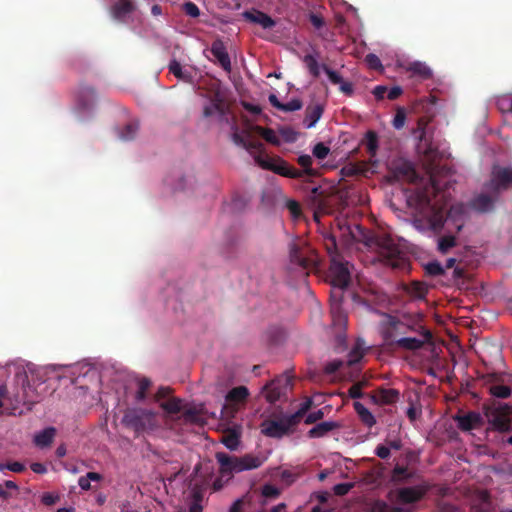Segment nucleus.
Masks as SVG:
<instances>
[{"instance_id":"1","label":"nucleus","mask_w":512,"mask_h":512,"mask_svg":"<svg viewBox=\"0 0 512 512\" xmlns=\"http://www.w3.org/2000/svg\"><path fill=\"white\" fill-rule=\"evenodd\" d=\"M429 184L417 192L419 206L423 210L422 216L414 220V226L421 231H432L439 234L451 213H446L445 206H438L437 197L442 193L441 198L449 194L450 182L444 180L451 173V168L446 165L440 166L433 160L427 164ZM453 210L451 209L450 212Z\"/></svg>"},{"instance_id":"2","label":"nucleus","mask_w":512,"mask_h":512,"mask_svg":"<svg viewBox=\"0 0 512 512\" xmlns=\"http://www.w3.org/2000/svg\"><path fill=\"white\" fill-rule=\"evenodd\" d=\"M350 233L355 241L364 243L375 252L376 259L380 263L393 269L406 268L408 263L406 253L390 235H374L360 225H355Z\"/></svg>"},{"instance_id":"3","label":"nucleus","mask_w":512,"mask_h":512,"mask_svg":"<svg viewBox=\"0 0 512 512\" xmlns=\"http://www.w3.org/2000/svg\"><path fill=\"white\" fill-rule=\"evenodd\" d=\"M408 328L395 317H389L387 327L383 330L382 336L384 344L388 347H397L408 351L421 349L425 343L432 340L430 330L421 327V337H402L396 338L397 334L405 333Z\"/></svg>"},{"instance_id":"4","label":"nucleus","mask_w":512,"mask_h":512,"mask_svg":"<svg viewBox=\"0 0 512 512\" xmlns=\"http://www.w3.org/2000/svg\"><path fill=\"white\" fill-rule=\"evenodd\" d=\"M122 424L132 430L136 437L149 433L159 426L155 411L140 407L127 408L122 417Z\"/></svg>"},{"instance_id":"5","label":"nucleus","mask_w":512,"mask_h":512,"mask_svg":"<svg viewBox=\"0 0 512 512\" xmlns=\"http://www.w3.org/2000/svg\"><path fill=\"white\" fill-rule=\"evenodd\" d=\"M215 458L220 466L219 470L222 475L237 474L257 469L265 461V458L260 455L245 454L238 457L224 452H217Z\"/></svg>"},{"instance_id":"6","label":"nucleus","mask_w":512,"mask_h":512,"mask_svg":"<svg viewBox=\"0 0 512 512\" xmlns=\"http://www.w3.org/2000/svg\"><path fill=\"white\" fill-rule=\"evenodd\" d=\"M348 262L343 257L332 256L329 267L330 284L334 289L332 293L336 296H342L343 290L348 287L351 276L348 268Z\"/></svg>"},{"instance_id":"7","label":"nucleus","mask_w":512,"mask_h":512,"mask_svg":"<svg viewBox=\"0 0 512 512\" xmlns=\"http://www.w3.org/2000/svg\"><path fill=\"white\" fill-rule=\"evenodd\" d=\"M289 257L290 262L301 270L306 271V274L316 270L319 265L318 254L308 246L301 247L292 243L290 245Z\"/></svg>"},{"instance_id":"8","label":"nucleus","mask_w":512,"mask_h":512,"mask_svg":"<svg viewBox=\"0 0 512 512\" xmlns=\"http://www.w3.org/2000/svg\"><path fill=\"white\" fill-rule=\"evenodd\" d=\"M389 181L415 183L418 174L413 164L403 158H397L389 164Z\"/></svg>"},{"instance_id":"9","label":"nucleus","mask_w":512,"mask_h":512,"mask_svg":"<svg viewBox=\"0 0 512 512\" xmlns=\"http://www.w3.org/2000/svg\"><path fill=\"white\" fill-rule=\"evenodd\" d=\"M249 396V390L245 386L232 388L225 397V405L222 414L226 417H234L239 409V405L244 404Z\"/></svg>"},{"instance_id":"10","label":"nucleus","mask_w":512,"mask_h":512,"mask_svg":"<svg viewBox=\"0 0 512 512\" xmlns=\"http://www.w3.org/2000/svg\"><path fill=\"white\" fill-rule=\"evenodd\" d=\"M291 386V379L288 376H280L266 384L263 388L265 398L270 403H275L282 396L286 395L288 388Z\"/></svg>"},{"instance_id":"11","label":"nucleus","mask_w":512,"mask_h":512,"mask_svg":"<svg viewBox=\"0 0 512 512\" xmlns=\"http://www.w3.org/2000/svg\"><path fill=\"white\" fill-rule=\"evenodd\" d=\"M428 489L429 486L426 484L403 487L397 490L395 500L399 504H414L425 496Z\"/></svg>"},{"instance_id":"12","label":"nucleus","mask_w":512,"mask_h":512,"mask_svg":"<svg viewBox=\"0 0 512 512\" xmlns=\"http://www.w3.org/2000/svg\"><path fill=\"white\" fill-rule=\"evenodd\" d=\"M97 103V94L93 87L81 85L77 94V106L80 110L91 112Z\"/></svg>"},{"instance_id":"13","label":"nucleus","mask_w":512,"mask_h":512,"mask_svg":"<svg viewBox=\"0 0 512 512\" xmlns=\"http://www.w3.org/2000/svg\"><path fill=\"white\" fill-rule=\"evenodd\" d=\"M261 433L270 438H282L290 433L283 418L279 420L266 419L261 423Z\"/></svg>"},{"instance_id":"14","label":"nucleus","mask_w":512,"mask_h":512,"mask_svg":"<svg viewBox=\"0 0 512 512\" xmlns=\"http://www.w3.org/2000/svg\"><path fill=\"white\" fill-rule=\"evenodd\" d=\"M369 397L376 405H392L399 400L400 392L394 388L379 387L372 391Z\"/></svg>"},{"instance_id":"15","label":"nucleus","mask_w":512,"mask_h":512,"mask_svg":"<svg viewBox=\"0 0 512 512\" xmlns=\"http://www.w3.org/2000/svg\"><path fill=\"white\" fill-rule=\"evenodd\" d=\"M512 185V168H497L492 173L491 186L496 191L506 190Z\"/></svg>"},{"instance_id":"16","label":"nucleus","mask_w":512,"mask_h":512,"mask_svg":"<svg viewBox=\"0 0 512 512\" xmlns=\"http://www.w3.org/2000/svg\"><path fill=\"white\" fill-rule=\"evenodd\" d=\"M454 421L457 423L458 428L461 431H471L477 427H480L483 423V419L478 412L470 411L465 415H455Z\"/></svg>"},{"instance_id":"17","label":"nucleus","mask_w":512,"mask_h":512,"mask_svg":"<svg viewBox=\"0 0 512 512\" xmlns=\"http://www.w3.org/2000/svg\"><path fill=\"white\" fill-rule=\"evenodd\" d=\"M136 10L133 0H116L111 6V14L114 19L124 22L126 18Z\"/></svg>"},{"instance_id":"18","label":"nucleus","mask_w":512,"mask_h":512,"mask_svg":"<svg viewBox=\"0 0 512 512\" xmlns=\"http://www.w3.org/2000/svg\"><path fill=\"white\" fill-rule=\"evenodd\" d=\"M342 296H336L335 293H331V316L333 325L338 328H344L347 323V316L341 307Z\"/></svg>"},{"instance_id":"19","label":"nucleus","mask_w":512,"mask_h":512,"mask_svg":"<svg viewBox=\"0 0 512 512\" xmlns=\"http://www.w3.org/2000/svg\"><path fill=\"white\" fill-rule=\"evenodd\" d=\"M322 70L326 73L332 84L339 85V90L343 94L349 97L354 94L353 84L351 82L344 81L338 72L332 70L326 64H322Z\"/></svg>"},{"instance_id":"20","label":"nucleus","mask_w":512,"mask_h":512,"mask_svg":"<svg viewBox=\"0 0 512 512\" xmlns=\"http://www.w3.org/2000/svg\"><path fill=\"white\" fill-rule=\"evenodd\" d=\"M211 53L216 58L220 66L226 71H231V61L226 47L221 40H215L211 45Z\"/></svg>"},{"instance_id":"21","label":"nucleus","mask_w":512,"mask_h":512,"mask_svg":"<svg viewBox=\"0 0 512 512\" xmlns=\"http://www.w3.org/2000/svg\"><path fill=\"white\" fill-rule=\"evenodd\" d=\"M256 163L267 170H271L274 173L286 177V174L288 173V167L289 164L282 160L278 159L276 161H273L271 159H265L262 158L260 155L256 156Z\"/></svg>"},{"instance_id":"22","label":"nucleus","mask_w":512,"mask_h":512,"mask_svg":"<svg viewBox=\"0 0 512 512\" xmlns=\"http://www.w3.org/2000/svg\"><path fill=\"white\" fill-rule=\"evenodd\" d=\"M405 69L408 73H410V77H415L419 80H428L433 76L431 68L424 62H411L406 66Z\"/></svg>"},{"instance_id":"23","label":"nucleus","mask_w":512,"mask_h":512,"mask_svg":"<svg viewBox=\"0 0 512 512\" xmlns=\"http://www.w3.org/2000/svg\"><path fill=\"white\" fill-rule=\"evenodd\" d=\"M243 17L252 23L259 24L264 29H270L276 25V22L268 14L259 10L245 11Z\"/></svg>"},{"instance_id":"24","label":"nucleus","mask_w":512,"mask_h":512,"mask_svg":"<svg viewBox=\"0 0 512 512\" xmlns=\"http://www.w3.org/2000/svg\"><path fill=\"white\" fill-rule=\"evenodd\" d=\"M324 112V105L320 103L309 104L305 109L304 125L306 128H312L316 125Z\"/></svg>"},{"instance_id":"25","label":"nucleus","mask_w":512,"mask_h":512,"mask_svg":"<svg viewBox=\"0 0 512 512\" xmlns=\"http://www.w3.org/2000/svg\"><path fill=\"white\" fill-rule=\"evenodd\" d=\"M340 427L339 423L334 421H324L321 423L316 424L314 427H312L307 435L309 438H321L326 436L329 432L338 429Z\"/></svg>"},{"instance_id":"26","label":"nucleus","mask_w":512,"mask_h":512,"mask_svg":"<svg viewBox=\"0 0 512 512\" xmlns=\"http://www.w3.org/2000/svg\"><path fill=\"white\" fill-rule=\"evenodd\" d=\"M495 199L487 194H479L471 201V207L481 213L490 212L494 208Z\"/></svg>"},{"instance_id":"27","label":"nucleus","mask_w":512,"mask_h":512,"mask_svg":"<svg viewBox=\"0 0 512 512\" xmlns=\"http://www.w3.org/2000/svg\"><path fill=\"white\" fill-rule=\"evenodd\" d=\"M240 430L237 427L228 428L222 435L221 442L230 450H236L240 443Z\"/></svg>"},{"instance_id":"28","label":"nucleus","mask_w":512,"mask_h":512,"mask_svg":"<svg viewBox=\"0 0 512 512\" xmlns=\"http://www.w3.org/2000/svg\"><path fill=\"white\" fill-rule=\"evenodd\" d=\"M256 161V156L260 155L264 158V145L261 141L254 138L250 132H247V139L243 147Z\"/></svg>"},{"instance_id":"29","label":"nucleus","mask_w":512,"mask_h":512,"mask_svg":"<svg viewBox=\"0 0 512 512\" xmlns=\"http://www.w3.org/2000/svg\"><path fill=\"white\" fill-rule=\"evenodd\" d=\"M56 435L54 427H47L34 436V444L39 448L49 447Z\"/></svg>"},{"instance_id":"30","label":"nucleus","mask_w":512,"mask_h":512,"mask_svg":"<svg viewBox=\"0 0 512 512\" xmlns=\"http://www.w3.org/2000/svg\"><path fill=\"white\" fill-rule=\"evenodd\" d=\"M353 407L360 421L368 428H372L376 424L375 416L361 402H354Z\"/></svg>"},{"instance_id":"31","label":"nucleus","mask_w":512,"mask_h":512,"mask_svg":"<svg viewBox=\"0 0 512 512\" xmlns=\"http://www.w3.org/2000/svg\"><path fill=\"white\" fill-rule=\"evenodd\" d=\"M490 423L492 424L493 428L499 432H509L512 429L511 420L505 414L498 412L493 414L492 418L490 419Z\"/></svg>"},{"instance_id":"32","label":"nucleus","mask_w":512,"mask_h":512,"mask_svg":"<svg viewBox=\"0 0 512 512\" xmlns=\"http://www.w3.org/2000/svg\"><path fill=\"white\" fill-rule=\"evenodd\" d=\"M168 70L171 74H173L179 80H182V81H185L188 83L192 81L191 73L188 71H184L182 68V65L176 59H172L169 62Z\"/></svg>"},{"instance_id":"33","label":"nucleus","mask_w":512,"mask_h":512,"mask_svg":"<svg viewBox=\"0 0 512 512\" xmlns=\"http://www.w3.org/2000/svg\"><path fill=\"white\" fill-rule=\"evenodd\" d=\"M252 130L260 135L268 143L273 145H280V140L273 129L255 125L252 127Z\"/></svg>"},{"instance_id":"34","label":"nucleus","mask_w":512,"mask_h":512,"mask_svg":"<svg viewBox=\"0 0 512 512\" xmlns=\"http://www.w3.org/2000/svg\"><path fill=\"white\" fill-rule=\"evenodd\" d=\"M367 512H405L398 506H390L383 500L373 501L367 508Z\"/></svg>"},{"instance_id":"35","label":"nucleus","mask_w":512,"mask_h":512,"mask_svg":"<svg viewBox=\"0 0 512 512\" xmlns=\"http://www.w3.org/2000/svg\"><path fill=\"white\" fill-rule=\"evenodd\" d=\"M457 245V239L454 235H444L437 240V250L441 254H447Z\"/></svg>"},{"instance_id":"36","label":"nucleus","mask_w":512,"mask_h":512,"mask_svg":"<svg viewBox=\"0 0 512 512\" xmlns=\"http://www.w3.org/2000/svg\"><path fill=\"white\" fill-rule=\"evenodd\" d=\"M297 163L302 167V171L308 177H315L318 175V171L312 168V157L308 154L300 155L297 158Z\"/></svg>"},{"instance_id":"37","label":"nucleus","mask_w":512,"mask_h":512,"mask_svg":"<svg viewBox=\"0 0 512 512\" xmlns=\"http://www.w3.org/2000/svg\"><path fill=\"white\" fill-rule=\"evenodd\" d=\"M160 407L169 414H177L182 410V400L176 397H170L160 403Z\"/></svg>"},{"instance_id":"38","label":"nucleus","mask_w":512,"mask_h":512,"mask_svg":"<svg viewBox=\"0 0 512 512\" xmlns=\"http://www.w3.org/2000/svg\"><path fill=\"white\" fill-rule=\"evenodd\" d=\"M215 112H218L221 115L225 113L223 101L222 99H220L218 95H216L215 98L211 101V104L205 106L203 110V114L205 117H210Z\"/></svg>"},{"instance_id":"39","label":"nucleus","mask_w":512,"mask_h":512,"mask_svg":"<svg viewBox=\"0 0 512 512\" xmlns=\"http://www.w3.org/2000/svg\"><path fill=\"white\" fill-rule=\"evenodd\" d=\"M364 356V350L362 345L357 342L347 356L345 361L346 365L351 367L356 363H359Z\"/></svg>"},{"instance_id":"40","label":"nucleus","mask_w":512,"mask_h":512,"mask_svg":"<svg viewBox=\"0 0 512 512\" xmlns=\"http://www.w3.org/2000/svg\"><path fill=\"white\" fill-rule=\"evenodd\" d=\"M139 123L137 121H131L124 126L121 130L119 137L124 141L133 140L138 132Z\"/></svg>"},{"instance_id":"41","label":"nucleus","mask_w":512,"mask_h":512,"mask_svg":"<svg viewBox=\"0 0 512 512\" xmlns=\"http://www.w3.org/2000/svg\"><path fill=\"white\" fill-rule=\"evenodd\" d=\"M303 61L309 71V73L314 77L318 78L320 75V68L322 65H319L315 57L311 54H307L304 56Z\"/></svg>"},{"instance_id":"42","label":"nucleus","mask_w":512,"mask_h":512,"mask_svg":"<svg viewBox=\"0 0 512 512\" xmlns=\"http://www.w3.org/2000/svg\"><path fill=\"white\" fill-rule=\"evenodd\" d=\"M489 392L492 396L500 399H506L511 395V389L506 385H491L489 387Z\"/></svg>"},{"instance_id":"43","label":"nucleus","mask_w":512,"mask_h":512,"mask_svg":"<svg viewBox=\"0 0 512 512\" xmlns=\"http://www.w3.org/2000/svg\"><path fill=\"white\" fill-rule=\"evenodd\" d=\"M18 489L19 487L15 482L11 480H6L3 484H0V497L3 500H8L12 497L9 490L18 491Z\"/></svg>"},{"instance_id":"44","label":"nucleus","mask_w":512,"mask_h":512,"mask_svg":"<svg viewBox=\"0 0 512 512\" xmlns=\"http://www.w3.org/2000/svg\"><path fill=\"white\" fill-rule=\"evenodd\" d=\"M366 148L370 156H375L378 149V138L375 132L369 131L366 135Z\"/></svg>"},{"instance_id":"45","label":"nucleus","mask_w":512,"mask_h":512,"mask_svg":"<svg viewBox=\"0 0 512 512\" xmlns=\"http://www.w3.org/2000/svg\"><path fill=\"white\" fill-rule=\"evenodd\" d=\"M410 477L411 474L404 466L396 465L392 471V479L396 482L407 481Z\"/></svg>"},{"instance_id":"46","label":"nucleus","mask_w":512,"mask_h":512,"mask_svg":"<svg viewBox=\"0 0 512 512\" xmlns=\"http://www.w3.org/2000/svg\"><path fill=\"white\" fill-rule=\"evenodd\" d=\"M151 386V381L148 378H142L138 381V391L136 393V400L141 402L145 400L146 393Z\"/></svg>"},{"instance_id":"47","label":"nucleus","mask_w":512,"mask_h":512,"mask_svg":"<svg viewBox=\"0 0 512 512\" xmlns=\"http://www.w3.org/2000/svg\"><path fill=\"white\" fill-rule=\"evenodd\" d=\"M425 271L429 276H441L445 273L443 266L438 261L429 262L425 266Z\"/></svg>"},{"instance_id":"48","label":"nucleus","mask_w":512,"mask_h":512,"mask_svg":"<svg viewBox=\"0 0 512 512\" xmlns=\"http://www.w3.org/2000/svg\"><path fill=\"white\" fill-rule=\"evenodd\" d=\"M330 153V148L326 146L324 143H317L312 150V154L319 160H324Z\"/></svg>"},{"instance_id":"49","label":"nucleus","mask_w":512,"mask_h":512,"mask_svg":"<svg viewBox=\"0 0 512 512\" xmlns=\"http://www.w3.org/2000/svg\"><path fill=\"white\" fill-rule=\"evenodd\" d=\"M182 10L187 16H190L192 18H197L200 16V9L192 1L185 2L182 6Z\"/></svg>"},{"instance_id":"50","label":"nucleus","mask_w":512,"mask_h":512,"mask_svg":"<svg viewBox=\"0 0 512 512\" xmlns=\"http://www.w3.org/2000/svg\"><path fill=\"white\" fill-rule=\"evenodd\" d=\"M304 417L303 414H301L299 411H296L295 413L283 417L288 429L290 432L292 429L301 421V419Z\"/></svg>"},{"instance_id":"51","label":"nucleus","mask_w":512,"mask_h":512,"mask_svg":"<svg viewBox=\"0 0 512 512\" xmlns=\"http://www.w3.org/2000/svg\"><path fill=\"white\" fill-rule=\"evenodd\" d=\"M302 106H303L302 101L298 98H294L287 103H283L281 111H284V112L297 111V110H300L302 108Z\"/></svg>"},{"instance_id":"52","label":"nucleus","mask_w":512,"mask_h":512,"mask_svg":"<svg viewBox=\"0 0 512 512\" xmlns=\"http://www.w3.org/2000/svg\"><path fill=\"white\" fill-rule=\"evenodd\" d=\"M325 246H326L327 253L330 257V262L332 261V256L342 257L337 251L336 240L334 237H329L326 240Z\"/></svg>"},{"instance_id":"53","label":"nucleus","mask_w":512,"mask_h":512,"mask_svg":"<svg viewBox=\"0 0 512 512\" xmlns=\"http://www.w3.org/2000/svg\"><path fill=\"white\" fill-rule=\"evenodd\" d=\"M344 363L345 362L343 360H339V359L332 360V361L326 363V365L324 367V372L328 375L333 374L336 371H338L344 365Z\"/></svg>"},{"instance_id":"54","label":"nucleus","mask_w":512,"mask_h":512,"mask_svg":"<svg viewBox=\"0 0 512 512\" xmlns=\"http://www.w3.org/2000/svg\"><path fill=\"white\" fill-rule=\"evenodd\" d=\"M286 207L294 219H297L301 216V207L297 201H287Z\"/></svg>"},{"instance_id":"55","label":"nucleus","mask_w":512,"mask_h":512,"mask_svg":"<svg viewBox=\"0 0 512 512\" xmlns=\"http://www.w3.org/2000/svg\"><path fill=\"white\" fill-rule=\"evenodd\" d=\"M353 486L354 485L352 483H339L333 487V492L337 496H344L353 488Z\"/></svg>"},{"instance_id":"56","label":"nucleus","mask_w":512,"mask_h":512,"mask_svg":"<svg viewBox=\"0 0 512 512\" xmlns=\"http://www.w3.org/2000/svg\"><path fill=\"white\" fill-rule=\"evenodd\" d=\"M280 494V491L274 485L266 484L262 488V495L265 498H276Z\"/></svg>"},{"instance_id":"57","label":"nucleus","mask_w":512,"mask_h":512,"mask_svg":"<svg viewBox=\"0 0 512 512\" xmlns=\"http://www.w3.org/2000/svg\"><path fill=\"white\" fill-rule=\"evenodd\" d=\"M233 129H234V132L232 134V141L236 145L244 147L246 139H247V132H250V131L246 130L243 132L244 135H241L240 133H238L236 126H234Z\"/></svg>"},{"instance_id":"58","label":"nucleus","mask_w":512,"mask_h":512,"mask_svg":"<svg viewBox=\"0 0 512 512\" xmlns=\"http://www.w3.org/2000/svg\"><path fill=\"white\" fill-rule=\"evenodd\" d=\"M365 62L372 69L377 70V69L382 68L381 61H380L379 57L375 54H372V53L367 54L365 57Z\"/></svg>"},{"instance_id":"59","label":"nucleus","mask_w":512,"mask_h":512,"mask_svg":"<svg viewBox=\"0 0 512 512\" xmlns=\"http://www.w3.org/2000/svg\"><path fill=\"white\" fill-rule=\"evenodd\" d=\"M323 417H324V412L322 410H317V411L309 413L306 416L304 422H305V424H308V425L314 424L317 421L321 420Z\"/></svg>"},{"instance_id":"60","label":"nucleus","mask_w":512,"mask_h":512,"mask_svg":"<svg viewBox=\"0 0 512 512\" xmlns=\"http://www.w3.org/2000/svg\"><path fill=\"white\" fill-rule=\"evenodd\" d=\"M348 395H349L352 399H359V398H362V397H363L362 384H361V383L353 384V385L349 388V390H348Z\"/></svg>"},{"instance_id":"61","label":"nucleus","mask_w":512,"mask_h":512,"mask_svg":"<svg viewBox=\"0 0 512 512\" xmlns=\"http://www.w3.org/2000/svg\"><path fill=\"white\" fill-rule=\"evenodd\" d=\"M279 132L286 142H294L297 138L296 132L291 128H281Z\"/></svg>"},{"instance_id":"62","label":"nucleus","mask_w":512,"mask_h":512,"mask_svg":"<svg viewBox=\"0 0 512 512\" xmlns=\"http://www.w3.org/2000/svg\"><path fill=\"white\" fill-rule=\"evenodd\" d=\"M59 500V496L53 493L46 492L41 497V502L46 506H52Z\"/></svg>"},{"instance_id":"63","label":"nucleus","mask_w":512,"mask_h":512,"mask_svg":"<svg viewBox=\"0 0 512 512\" xmlns=\"http://www.w3.org/2000/svg\"><path fill=\"white\" fill-rule=\"evenodd\" d=\"M406 115L404 111L398 110L393 119V126L396 129H401L405 124Z\"/></svg>"},{"instance_id":"64","label":"nucleus","mask_w":512,"mask_h":512,"mask_svg":"<svg viewBox=\"0 0 512 512\" xmlns=\"http://www.w3.org/2000/svg\"><path fill=\"white\" fill-rule=\"evenodd\" d=\"M204 498V489L199 486H194L191 490V501L202 503Z\"/></svg>"}]
</instances>
